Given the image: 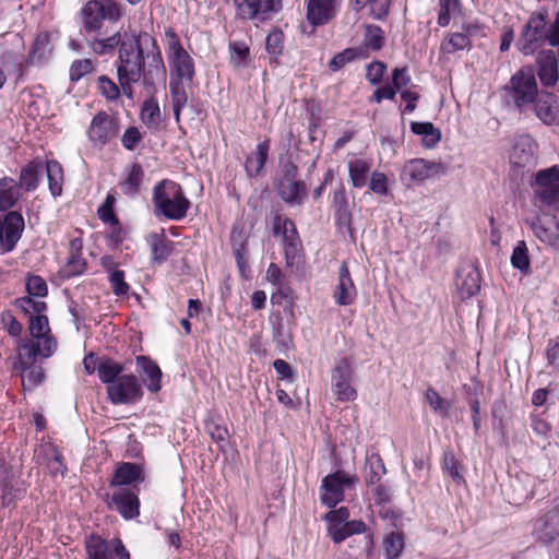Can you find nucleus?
Segmentation results:
<instances>
[{
  "mask_svg": "<svg viewBox=\"0 0 559 559\" xmlns=\"http://www.w3.org/2000/svg\"><path fill=\"white\" fill-rule=\"evenodd\" d=\"M116 67L122 94L130 99L134 97L133 84L142 82L144 86L154 87L156 81L166 78L160 48L157 40L146 32L131 34L122 39Z\"/></svg>",
  "mask_w": 559,
  "mask_h": 559,
  "instance_id": "1",
  "label": "nucleus"
},
{
  "mask_svg": "<svg viewBox=\"0 0 559 559\" xmlns=\"http://www.w3.org/2000/svg\"><path fill=\"white\" fill-rule=\"evenodd\" d=\"M548 25V12L542 10L534 12L524 25L516 43L518 49L523 55H533L546 41L551 47L559 46V12L555 21Z\"/></svg>",
  "mask_w": 559,
  "mask_h": 559,
  "instance_id": "2",
  "label": "nucleus"
},
{
  "mask_svg": "<svg viewBox=\"0 0 559 559\" xmlns=\"http://www.w3.org/2000/svg\"><path fill=\"white\" fill-rule=\"evenodd\" d=\"M152 202L156 216L170 221H181L191 206L182 187L170 179H163L153 188Z\"/></svg>",
  "mask_w": 559,
  "mask_h": 559,
  "instance_id": "3",
  "label": "nucleus"
},
{
  "mask_svg": "<svg viewBox=\"0 0 559 559\" xmlns=\"http://www.w3.org/2000/svg\"><path fill=\"white\" fill-rule=\"evenodd\" d=\"M503 91L507 104L513 106L520 114H526L540 93L536 78L530 69L516 71Z\"/></svg>",
  "mask_w": 559,
  "mask_h": 559,
  "instance_id": "4",
  "label": "nucleus"
},
{
  "mask_svg": "<svg viewBox=\"0 0 559 559\" xmlns=\"http://www.w3.org/2000/svg\"><path fill=\"white\" fill-rule=\"evenodd\" d=\"M167 38V57L170 67V78L176 81L192 82L195 76V66L192 57L182 47L178 34L171 27L165 31Z\"/></svg>",
  "mask_w": 559,
  "mask_h": 559,
  "instance_id": "5",
  "label": "nucleus"
},
{
  "mask_svg": "<svg viewBox=\"0 0 559 559\" xmlns=\"http://www.w3.org/2000/svg\"><path fill=\"white\" fill-rule=\"evenodd\" d=\"M87 138L92 146L102 150L119 133V121L106 111H98L87 128Z\"/></svg>",
  "mask_w": 559,
  "mask_h": 559,
  "instance_id": "6",
  "label": "nucleus"
},
{
  "mask_svg": "<svg viewBox=\"0 0 559 559\" xmlns=\"http://www.w3.org/2000/svg\"><path fill=\"white\" fill-rule=\"evenodd\" d=\"M87 559H130V552L120 538L110 540L91 534L85 538Z\"/></svg>",
  "mask_w": 559,
  "mask_h": 559,
  "instance_id": "7",
  "label": "nucleus"
},
{
  "mask_svg": "<svg viewBox=\"0 0 559 559\" xmlns=\"http://www.w3.org/2000/svg\"><path fill=\"white\" fill-rule=\"evenodd\" d=\"M448 167L441 162L414 158L405 163L401 170V180L408 187L413 183H420L426 179L447 174Z\"/></svg>",
  "mask_w": 559,
  "mask_h": 559,
  "instance_id": "8",
  "label": "nucleus"
},
{
  "mask_svg": "<svg viewBox=\"0 0 559 559\" xmlns=\"http://www.w3.org/2000/svg\"><path fill=\"white\" fill-rule=\"evenodd\" d=\"M107 397L114 405L134 404L142 400L143 389L134 374H122L111 385H107Z\"/></svg>",
  "mask_w": 559,
  "mask_h": 559,
  "instance_id": "9",
  "label": "nucleus"
},
{
  "mask_svg": "<svg viewBox=\"0 0 559 559\" xmlns=\"http://www.w3.org/2000/svg\"><path fill=\"white\" fill-rule=\"evenodd\" d=\"M358 480L344 471H336L322 479L320 487V500L328 508H334L343 501L345 487H349Z\"/></svg>",
  "mask_w": 559,
  "mask_h": 559,
  "instance_id": "10",
  "label": "nucleus"
},
{
  "mask_svg": "<svg viewBox=\"0 0 559 559\" xmlns=\"http://www.w3.org/2000/svg\"><path fill=\"white\" fill-rule=\"evenodd\" d=\"M535 197L545 205H555L559 203V166L554 165L549 168L536 173L535 180L532 183Z\"/></svg>",
  "mask_w": 559,
  "mask_h": 559,
  "instance_id": "11",
  "label": "nucleus"
},
{
  "mask_svg": "<svg viewBox=\"0 0 559 559\" xmlns=\"http://www.w3.org/2000/svg\"><path fill=\"white\" fill-rule=\"evenodd\" d=\"M236 16L240 20L265 21L282 10V0H234Z\"/></svg>",
  "mask_w": 559,
  "mask_h": 559,
  "instance_id": "12",
  "label": "nucleus"
},
{
  "mask_svg": "<svg viewBox=\"0 0 559 559\" xmlns=\"http://www.w3.org/2000/svg\"><path fill=\"white\" fill-rule=\"evenodd\" d=\"M331 380L337 401L349 402L357 397V391L350 384L352 365L348 358L344 357L337 361L332 370Z\"/></svg>",
  "mask_w": 559,
  "mask_h": 559,
  "instance_id": "13",
  "label": "nucleus"
},
{
  "mask_svg": "<svg viewBox=\"0 0 559 559\" xmlns=\"http://www.w3.org/2000/svg\"><path fill=\"white\" fill-rule=\"evenodd\" d=\"M24 218L21 213L11 211L0 221V253L11 252L21 239L24 230Z\"/></svg>",
  "mask_w": 559,
  "mask_h": 559,
  "instance_id": "14",
  "label": "nucleus"
},
{
  "mask_svg": "<svg viewBox=\"0 0 559 559\" xmlns=\"http://www.w3.org/2000/svg\"><path fill=\"white\" fill-rule=\"evenodd\" d=\"M533 533L538 540L546 545L554 543L559 537V506L549 508L535 520Z\"/></svg>",
  "mask_w": 559,
  "mask_h": 559,
  "instance_id": "15",
  "label": "nucleus"
},
{
  "mask_svg": "<svg viewBox=\"0 0 559 559\" xmlns=\"http://www.w3.org/2000/svg\"><path fill=\"white\" fill-rule=\"evenodd\" d=\"M124 520H133L140 515V499L138 493L129 488H117L109 502Z\"/></svg>",
  "mask_w": 559,
  "mask_h": 559,
  "instance_id": "16",
  "label": "nucleus"
},
{
  "mask_svg": "<svg viewBox=\"0 0 559 559\" xmlns=\"http://www.w3.org/2000/svg\"><path fill=\"white\" fill-rule=\"evenodd\" d=\"M331 207L334 213L335 225L338 230H347L353 234V213L344 185L341 182L333 192Z\"/></svg>",
  "mask_w": 559,
  "mask_h": 559,
  "instance_id": "17",
  "label": "nucleus"
},
{
  "mask_svg": "<svg viewBox=\"0 0 559 559\" xmlns=\"http://www.w3.org/2000/svg\"><path fill=\"white\" fill-rule=\"evenodd\" d=\"M530 109L543 123L547 126L556 124L559 121V96L540 91Z\"/></svg>",
  "mask_w": 559,
  "mask_h": 559,
  "instance_id": "18",
  "label": "nucleus"
},
{
  "mask_svg": "<svg viewBox=\"0 0 559 559\" xmlns=\"http://www.w3.org/2000/svg\"><path fill=\"white\" fill-rule=\"evenodd\" d=\"M537 144L530 134H522L514 139L510 153V163L516 167H526L536 162Z\"/></svg>",
  "mask_w": 559,
  "mask_h": 559,
  "instance_id": "19",
  "label": "nucleus"
},
{
  "mask_svg": "<svg viewBox=\"0 0 559 559\" xmlns=\"http://www.w3.org/2000/svg\"><path fill=\"white\" fill-rule=\"evenodd\" d=\"M357 287L352 278L347 262L343 261L338 269L337 284L333 290V298L338 306L353 305L357 298Z\"/></svg>",
  "mask_w": 559,
  "mask_h": 559,
  "instance_id": "20",
  "label": "nucleus"
},
{
  "mask_svg": "<svg viewBox=\"0 0 559 559\" xmlns=\"http://www.w3.org/2000/svg\"><path fill=\"white\" fill-rule=\"evenodd\" d=\"M34 338L36 342L29 338L21 341V353L26 356V360L36 359L37 356L48 358L53 355L57 349V341L51 332Z\"/></svg>",
  "mask_w": 559,
  "mask_h": 559,
  "instance_id": "21",
  "label": "nucleus"
},
{
  "mask_svg": "<svg viewBox=\"0 0 559 559\" xmlns=\"http://www.w3.org/2000/svg\"><path fill=\"white\" fill-rule=\"evenodd\" d=\"M36 359L26 360L22 353L17 355L15 368L21 371L22 384L25 390L32 391L46 380L45 370L40 365L35 364Z\"/></svg>",
  "mask_w": 559,
  "mask_h": 559,
  "instance_id": "22",
  "label": "nucleus"
},
{
  "mask_svg": "<svg viewBox=\"0 0 559 559\" xmlns=\"http://www.w3.org/2000/svg\"><path fill=\"white\" fill-rule=\"evenodd\" d=\"M337 0H308L307 21L312 26H322L336 15Z\"/></svg>",
  "mask_w": 559,
  "mask_h": 559,
  "instance_id": "23",
  "label": "nucleus"
},
{
  "mask_svg": "<svg viewBox=\"0 0 559 559\" xmlns=\"http://www.w3.org/2000/svg\"><path fill=\"white\" fill-rule=\"evenodd\" d=\"M135 361L147 390L152 393L159 392L163 372L158 365L151 357L144 355L136 356Z\"/></svg>",
  "mask_w": 559,
  "mask_h": 559,
  "instance_id": "24",
  "label": "nucleus"
},
{
  "mask_svg": "<svg viewBox=\"0 0 559 559\" xmlns=\"http://www.w3.org/2000/svg\"><path fill=\"white\" fill-rule=\"evenodd\" d=\"M558 58L552 50H542L537 57V75L544 86L559 81Z\"/></svg>",
  "mask_w": 559,
  "mask_h": 559,
  "instance_id": "25",
  "label": "nucleus"
},
{
  "mask_svg": "<svg viewBox=\"0 0 559 559\" xmlns=\"http://www.w3.org/2000/svg\"><path fill=\"white\" fill-rule=\"evenodd\" d=\"M509 486L512 489V502L520 504L535 496L536 477L525 473L518 474L510 478Z\"/></svg>",
  "mask_w": 559,
  "mask_h": 559,
  "instance_id": "26",
  "label": "nucleus"
},
{
  "mask_svg": "<svg viewBox=\"0 0 559 559\" xmlns=\"http://www.w3.org/2000/svg\"><path fill=\"white\" fill-rule=\"evenodd\" d=\"M230 241L239 273L242 278H248L250 274V266L247 260L248 242L247 239L242 237V230L233 228Z\"/></svg>",
  "mask_w": 559,
  "mask_h": 559,
  "instance_id": "27",
  "label": "nucleus"
},
{
  "mask_svg": "<svg viewBox=\"0 0 559 559\" xmlns=\"http://www.w3.org/2000/svg\"><path fill=\"white\" fill-rule=\"evenodd\" d=\"M142 479V468L140 465L130 462L120 463L115 469L110 480V487L123 488Z\"/></svg>",
  "mask_w": 559,
  "mask_h": 559,
  "instance_id": "28",
  "label": "nucleus"
},
{
  "mask_svg": "<svg viewBox=\"0 0 559 559\" xmlns=\"http://www.w3.org/2000/svg\"><path fill=\"white\" fill-rule=\"evenodd\" d=\"M98 7V0H90L81 9L80 15L85 34L98 33L103 27L104 15Z\"/></svg>",
  "mask_w": 559,
  "mask_h": 559,
  "instance_id": "29",
  "label": "nucleus"
},
{
  "mask_svg": "<svg viewBox=\"0 0 559 559\" xmlns=\"http://www.w3.org/2000/svg\"><path fill=\"white\" fill-rule=\"evenodd\" d=\"M277 192L285 203L300 205L307 195V187L302 180L278 181Z\"/></svg>",
  "mask_w": 559,
  "mask_h": 559,
  "instance_id": "30",
  "label": "nucleus"
},
{
  "mask_svg": "<svg viewBox=\"0 0 559 559\" xmlns=\"http://www.w3.org/2000/svg\"><path fill=\"white\" fill-rule=\"evenodd\" d=\"M1 504L4 508L14 507L24 496V490L14 486V476L9 469L0 475Z\"/></svg>",
  "mask_w": 559,
  "mask_h": 559,
  "instance_id": "31",
  "label": "nucleus"
},
{
  "mask_svg": "<svg viewBox=\"0 0 559 559\" xmlns=\"http://www.w3.org/2000/svg\"><path fill=\"white\" fill-rule=\"evenodd\" d=\"M148 243L152 260L157 264L164 263L174 251V242L166 237L164 230L150 235Z\"/></svg>",
  "mask_w": 559,
  "mask_h": 559,
  "instance_id": "32",
  "label": "nucleus"
},
{
  "mask_svg": "<svg viewBox=\"0 0 559 559\" xmlns=\"http://www.w3.org/2000/svg\"><path fill=\"white\" fill-rule=\"evenodd\" d=\"M43 168L41 160L37 158L28 162L21 169L19 186L25 191H35L39 186Z\"/></svg>",
  "mask_w": 559,
  "mask_h": 559,
  "instance_id": "33",
  "label": "nucleus"
},
{
  "mask_svg": "<svg viewBox=\"0 0 559 559\" xmlns=\"http://www.w3.org/2000/svg\"><path fill=\"white\" fill-rule=\"evenodd\" d=\"M270 151V141L260 142L255 152L249 155L245 163L246 173L249 177L254 178L260 175L265 166Z\"/></svg>",
  "mask_w": 559,
  "mask_h": 559,
  "instance_id": "34",
  "label": "nucleus"
},
{
  "mask_svg": "<svg viewBox=\"0 0 559 559\" xmlns=\"http://www.w3.org/2000/svg\"><path fill=\"white\" fill-rule=\"evenodd\" d=\"M349 181L354 188L360 189L368 182L372 163L365 158H355L348 162Z\"/></svg>",
  "mask_w": 559,
  "mask_h": 559,
  "instance_id": "35",
  "label": "nucleus"
},
{
  "mask_svg": "<svg viewBox=\"0 0 559 559\" xmlns=\"http://www.w3.org/2000/svg\"><path fill=\"white\" fill-rule=\"evenodd\" d=\"M191 82L186 81H176V79L170 78L169 80V92L171 96V105L174 110V116L177 122L180 121V115L182 109L188 103V94L186 91V85H189Z\"/></svg>",
  "mask_w": 559,
  "mask_h": 559,
  "instance_id": "36",
  "label": "nucleus"
},
{
  "mask_svg": "<svg viewBox=\"0 0 559 559\" xmlns=\"http://www.w3.org/2000/svg\"><path fill=\"white\" fill-rule=\"evenodd\" d=\"M385 473V465L378 453H372L366 457L364 466V480L366 485H377Z\"/></svg>",
  "mask_w": 559,
  "mask_h": 559,
  "instance_id": "37",
  "label": "nucleus"
},
{
  "mask_svg": "<svg viewBox=\"0 0 559 559\" xmlns=\"http://www.w3.org/2000/svg\"><path fill=\"white\" fill-rule=\"evenodd\" d=\"M46 173L48 179V187L51 195L57 198L62 194V187L64 182L63 168L56 159L46 162Z\"/></svg>",
  "mask_w": 559,
  "mask_h": 559,
  "instance_id": "38",
  "label": "nucleus"
},
{
  "mask_svg": "<svg viewBox=\"0 0 559 559\" xmlns=\"http://www.w3.org/2000/svg\"><path fill=\"white\" fill-rule=\"evenodd\" d=\"M367 58V48L350 47L336 53L329 62V69L337 72L346 64L357 60Z\"/></svg>",
  "mask_w": 559,
  "mask_h": 559,
  "instance_id": "39",
  "label": "nucleus"
},
{
  "mask_svg": "<svg viewBox=\"0 0 559 559\" xmlns=\"http://www.w3.org/2000/svg\"><path fill=\"white\" fill-rule=\"evenodd\" d=\"M17 183L11 177L0 179V211H8L19 200Z\"/></svg>",
  "mask_w": 559,
  "mask_h": 559,
  "instance_id": "40",
  "label": "nucleus"
},
{
  "mask_svg": "<svg viewBox=\"0 0 559 559\" xmlns=\"http://www.w3.org/2000/svg\"><path fill=\"white\" fill-rule=\"evenodd\" d=\"M144 178L141 164L134 163L128 170L126 179L120 183L123 194L134 197L140 191Z\"/></svg>",
  "mask_w": 559,
  "mask_h": 559,
  "instance_id": "41",
  "label": "nucleus"
},
{
  "mask_svg": "<svg viewBox=\"0 0 559 559\" xmlns=\"http://www.w3.org/2000/svg\"><path fill=\"white\" fill-rule=\"evenodd\" d=\"M411 130L415 134L423 136V144L425 147L432 148L441 140V132L431 122L413 121Z\"/></svg>",
  "mask_w": 559,
  "mask_h": 559,
  "instance_id": "42",
  "label": "nucleus"
},
{
  "mask_svg": "<svg viewBox=\"0 0 559 559\" xmlns=\"http://www.w3.org/2000/svg\"><path fill=\"white\" fill-rule=\"evenodd\" d=\"M472 46V43L468 40L467 36L461 29L460 32L448 34L443 41L441 43L440 50L445 55H453L456 51H461L464 49L469 50Z\"/></svg>",
  "mask_w": 559,
  "mask_h": 559,
  "instance_id": "43",
  "label": "nucleus"
},
{
  "mask_svg": "<svg viewBox=\"0 0 559 559\" xmlns=\"http://www.w3.org/2000/svg\"><path fill=\"white\" fill-rule=\"evenodd\" d=\"M364 45L358 48H367V51H379L385 44V36L383 29L379 25L368 24L365 27ZM369 52H367V57Z\"/></svg>",
  "mask_w": 559,
  "mask_h": 559,
  "instance_id": "44",
  "label": "nucleus"
},
{
  "mask_svg": "<svg viewBox=\"0 0 559 559\" xmlns=\"http://www.w3.org/2000/svg\"><path fill=\"white\" fill-rule=\"evenodd\" d=\"M123 366L110 358H107L98 364L97 372L98 378L103 383L111 385L116 380L122 376Z\"/></svg>",
  "mask_w": 559,
  "mask_h": 559,
  "instance_id": "45",
  "label": "nucleus"
},
{
  "mask_svg": "<svg viewBox=\"0 0 559 559\" xmlns=\"http://www.w3.org/2000/svg\"><path fill=\"white\" fill-rule=\"evenodd\" d=\"M511 265L523 274H527L531 269L528 249L524 240L516 242L511 254Z\"/></svg>",
  "mask_w": 559,
  "mask_h": 559,
  "instance_id": "46",
  "label": "nucleus"
},
{
  "mask_svg": "<svg viewBox=\"0 0 559 559\" xmlns=\"http://www.w3.org/2000/svg\"><path fill=\"white\" fill-rule=\"evenodd\" d=\"M557 230H552L539 218L531 223L534 235L544 243L554 245L559 238V221H554Z\"/></svg>",
  "mask_w": 559,
  "mask_h": 559,
  "instance_id": "47",
  "label": "nucleus"
},
{
  "mask_svg": "<svg viewBox=\"0 0 559 559\" xmlns=\"http://www.w3.org/2000/svg\"><path fill=\"white\" fill-rule=\"evenodd\" d=\"M121 41V34L117 32L107 38L100 39L95 37L90 39L88 47L97 55H106L114 51L116 47L119 48Z\"/></svg>",
  "mask_w": 559,
  "mask_h": 559,
  "instance_id": "48",
  "label": "nucleus"
},
{
  "mask_svg": "<svg viewBox=\"0 0 559 559\" xmlns=\"http://www.w3.org/2000/svg\"><path fill=\"white\" fill-rule=\"evenodd\" d=\"M140 118L150 128L158 127L160 123V109L155 98H148L143 103Z\"/></svg>",
  "mask_w": 559,
  "mask_h": 559,
  "instance_id": "49",
  "label": "nucleus"
},
{
  "mask_svg": "<svg viewBox=\"0 0 559 559\" xmlns=\"http://www.w3.org/2000/svg\"><path fill=\"white\" fill-rule=\"evenodd\" d=\"M51 49L49 46V37L47 34H39L28 55V62L31 64H36L43 62L47 55L50 53Z\"/></svg>",
  "mask_w": 559,
  "mask_h": 559,
  "instance_id": "50",
  "label": "nucleus"
},
{
  "mask_svg": "<svg viewBox=\"0 0 559 559\" xmlns=\"http://www.w3.org/2000/svg\"><path fill=\"white\" fill-rule=\"evenodd\" d=\"M386 559H396L404 549V535L402 532H391L383 539Z\"/></svg>",
  "mask_w": 559,
  "mask_h": 559,
  "instance_id": "51",
  "label": "nucleus"
},
{
  "mask_svg": "<svg viewBox=\"0 0 559 559\" xmlns=\"http://www.w3.org/2000/svg\"><path fill=\"white\" fill-rule=\"evenodd\" d=\"M357 10H361L365 7H369L370 14L376 20H384L391 7V0H355Z\"/></svg>",
  "mask_w": 559,
  "mask_h": 559,
  "instance_id": "52",
  "label": "nucleus"
},
{
  "mask_svg": "<svg viewBox=\"0 0 559 559\" xmlns=\"http://www.w3.org/2000/svg\"><path fill=\"white\" fill-rule=\"evenodd\" d=\"M462 298H471L480 289V275L476 270L469 271L460 284Z\"/></svg>",
  "mask_w": 559,
  "mask_h": 559,
  "instance_id": "53",
  "label": "nucleus"
},
{
  "mask_svg": "<svg viewBox=\"0 0 559 559\" xmlns=\"http://www.w3.org/2000/svg\"><path fill=\"white\" fill-rule=\"evenodd\" d=\"M98 90L102 96H104L109 102L119 99L122 92L120 84L117 85L107 75H100L98 78Z\"/></svg>",
  "mask_w": 559,
  "mask_h": 559,
  "instance_id": "54",
  "label": "nucleus"
},
{
  "mask_svg": "<svg viewBox=\"0 0 559 559\" xmlns=\"http://www.w3.org/2000/svg\"><path fill=\"white\" fill-rule=\"evenodd\" d=\"M265 47L267 52L277 58L283 53L284 49V33L280 28H274L269 33L265 39Z\"/></svg>",
  "mask_w": 559,
  "mask_h": 559,
  "instance_id": "55",
  "label": "nucleus"
},
{
  "mask_svg": "<svg viewBox=\"0 0 559 559\" xmlns=\"http://www.w3.org/2000/svg\"><path fill=\"white\" fill-rule=\"evenodd\" d=\"M438 24L445 27L450 24L451 13L460 9V0H439Z\"/></svg>",
  "mask_w": 559,
  "mask_h": 559,
  "instance_id": "56",
  "label": "nucleus"
},
{
  "mask_svg": "<svg viewBox=\"0 0 559 559\" xmlns=\"http://www.w3.org/2000/svg\"><path fill=\"white\" fill-rule=\"evenodd\" d=\"M16 306L31 317L43 314L47 309L46 302L34 300L31 296L16 299Z\"/></svg>",
  "mask_w": 559,
  "mask_h": 559,
  "instance_id": "57",
  "label": "nucleus"
},
{
  "mask_svg": "<svg viewBox=\"0 0 559 559\" xmlns=\"http://www.w3.org/2000/svg\"><path fill=\"white\" fill-rule=\"evenodd\" d=\"M426 400L430 407L442 416H447L450 409V403L440 396V394L432 388L427 389Z\"/></svg>",
  "mask_w": 559,
  "mask_h": 559,
  "instance_id": "58",
  "label": "nucleus"
},
{
  "mask_svg": "<svg viewBox=\"0 0 559 559\" xmlns=\"http://www.w3.org/2000/svg\"><path fill=\"white\" fill-rule=\"evenodd\" d=\"M369 189L374 194L386 195L389 193L388 176L384 173L377 170L371 173L369 180Z\"/></svg>",
  "mask_w": 559,
  "mask_h": 559,
  "instance_id": "59",
  "label": "nucleus"
},
{
  "mask_svg": "<svg viewBox=\"0 0 559 559\" xmlns=\"http://www.w3.org/2000/svg\"><path fill=\"white\" fill-rule=\"evenodd\" d=\"M204 424L206 432L211 436L214 442L221 443L227 441L229 433L225 426L218 424L213 418H207Z\"/></svg>",
  "mask_w": 559,
  "mask_h": 559,
  "instance_id": "60",
  "label": "nucleus"
},
{
  "mask_svg": "<svg viewBox=\"0 0 559 559\" xmlns=\"http://www.w3.org/2000/svg\"><path fill=\"white\" fill-rule=\"evenodd\" d=\"M124 276L126 274L122 270L111 272V274L108 275V282L116 296L127 295L130 290V286L126 282Z\"/></svg>",
  "mask_w": 559,
  "mask_h": 559,
  "instance_id": "61",
  "label": "nucleus"
},
{
  "mask_svg": "<svg viewBox=\"0 0 559 559\" xmlns=\"http://www.w3.org/2000/svg\"><path fill=\"white\" fill-rule=\"evenodd\" d=\"M93 71V63L91 59H80L72 62L70 67V80L72 82L80 81L84 75Z\"/></svg>",
  "mask_w": 559,
  "mask_h": 559,
  "instance_id": "62",
  "label": "nucleus"
},
{
  "mask_svg": "<svg viewBox=\"0 0 559 559\" xmlns=\"http://www.w3.org/2000/svg\"><path fill=\"white\" fill-rule=\"evenodd\" d=\"M143 134L138 127H129L121 136V144L128 151H134L142 142Z\"/></svg>",
  "mask_w": 559,
  "mask_h": 559,
  "instance_id": "63",
  "label": "nucleus"
},
{
  "mask_svg": "<svg viewBox=\"0 0 559 559\" xmlns=\"http://www.w3.org/2000/svg\"><path fill=\"white\" fill-rule=\"evenodd\" d=\"M26 290L29 296L44 297L48 293V287L39 275H29L26 280Z\"/></svg>",
  "mask_w": 559,
  "mask_h": 559,
  "instance_id": "64",
  "label": "nucleus"
}]
</instances>
